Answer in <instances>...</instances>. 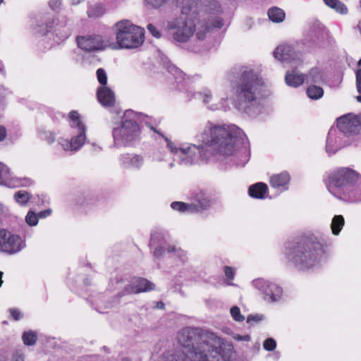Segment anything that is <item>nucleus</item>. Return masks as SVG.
<instances>
[{"mask_svg": "<svg viewBox=\"0 0 361 361\" xmlns=\"http://www.w3.org/2000/svg\"><path fill=\"white\" fill-rule=\"evenodd\" d=\"M43 135V139L49 144H51L55 141V135L52 132H44Z\"/></svg>", "mask_w": 361, "mask_h": 361, "instance_id": "obj_48", "label": "nucleus"}, {"mask_svg": "<svg viewBox=\"0 0 361 361\" xmlns=\"http://www.w3.org/2000/svg\"><path fill=\"white\" fill-rule=\"evenodd\" d=\"M314 32H315L314 37H316L317 40H318V41L323 40L328 35L326 30L322 25H318L317 30H315Z\"/></svg>", "mask_w": 361, "mask_h": 361, "instance_id": "obj_43", "label": "nucleus"}, {"mask_svg": "<svg viewBox=\"0 0 361 361\" xmlns=\"http://www.w3.org/2000/svg\"><path fill=\"white\" fill-rule=\"evenodd\" d=\"M201 145L176 147L168 139L167 146L178 155L180 164L189 166L206 162L212 154L229 159L232 164L244 166L249 159L245 148L240 149L247 140L245 134L235 125L214 126L210 123L198 135Z\"/></svg>", "mask_w": 361, "mask_h": 361, "instance_id": "obj_1", "label": "nucleus"}, {"mask_svg": "<svg viewBox=\"0 0 361 361\" xmlns=\"http://www.w3.org/2000/svg\"><path fill=\"white\" fill-rule=\"evenodd\" d=\"M105 13V8L102 4H93L88 6L87 13L89 18H99Z\"/></svg>", "mask_w": 361, "mask_h": 361, "instance_id": "obj_30", "label": "nucleus"}, {"mask_svg": "<svg viewBox=\"0 0 361 361\" xmlns=\"http://www.w3.org/2000/svg\"><path fill=\"white\" fill-rule=\"evenodd\" d=\"M338 129L346 136L357 134L361 128V116L348 114L337 119Z\"/></svg>", "mask_w": 361, "mask_h": 361, "instance_id": "obj_12", "label": "nucleus"}, {"mask_svg": "<svg viewBox=\"0 0 361 361\" xmlns=\"http://www.w3.org/2000/svg\"><path fill=\"white\" fill-rule=\"evenodd\" d=\"M263 346L268 351L274 350L276 347V343L274 339L269 338L264 341Z\"/></svg>", "mask_w": 361, "mask_h": 361, "instance_id": "obj_45", "label": "nucleus"}, {"mask_svg": "<svg viewBox=\"0 0 361 361\" xmlns=\"http://www.w3.org/2000/svg\"><path fill=\"white\" fill-rule=\"evenodd\" d=\"M267 190L268 187L265 183H257L249 187L248 193L252 197L263 199Z\"/></svg>", "mask_w": 361, "mask_h": 361, "instance_id": "obj_24", "label": "nucleus"}, {"mask_svg": "<svg viewBox=\"0 0 361 361\" xmlns=\"http://www.w3.org/2000/svg\"><path fill=\"white\" fill-rule=\"evenodd\" d=\"M285 80L288 86L297 87L305 82V75L297 68H293L286 72Z\"/></svg>", "mask_w": 361, "mask_h": 361, "instance_id": "obj_22", "label": "nucleus"}, {"mask_svg": "<svg viewBox=\"0 0 361 361\" xmlns=\"http://www.w3.org/2000/svg\"><path fill=\"white\" fill-rule=\"evenodd\" d=\"M264 85L263 78L258 71L250 67H242L231 83L236 108L251 114V109L258 103Z\"/></svg>", "mask_w": 361, "mask_h": 361, "instance_id": "obj_4", "label": "nucleus"}, {"mask_svg": "<svg viewBox=\"0 0 361 361\" xmlns=\"http://www.w3.org/2000/svg\"><path fill=\"white\" fill-rule=\"evenodd\" d=\"M345 135L338 129L331 128L326 138V151L329 154H334L347 145L343 139Z\"/></svg>", "mask_w": 361, "mask_h": 361, "instance_id": "obj_17", "label": "nucleus"}, {"mask_svg": "<svg viewBox=\"0 0 361 361\" xmlns=\"http://www.w3.org/2000/svg\"><path fill=\"white\" fill-rule=\"evenodd\" d=\"M9 312L12 317L16 321L19 320L22 317L21 312L18 309H10Z\"/></svg>", "mask_w": 361, "mask_h": 361, "instance_id": "obj_51", "label": "nucleus"}, {"mask_svg": "<svg viewBox=\"0 0 361 361\" xmlns=\"http://www.w3.org/2000/svg\"><path fill=\"white\" fill-rule=\"evenodd\" d=\"M12 179L9 169L3 163H0V185L11 188L13 186Z\"/></svg>", "mask_w": 361, "mask_h": 361, "instance_id": "obj_26", "label": "nucleus"}, {"mask_svg": "<svg viewBox=\"0 0 361 361\" xmlns=\"http://www.w3.org/2000/svg\"><path fill=\"white\" fill-rule=\"evenodd\" d=\"M133 283L135 285L137 293L153 290L155 287L154 283L145 279H135L133 280Z\"/></svg>", "mask_w": 361, "mask_h": 361, "instance_id": "obj_27", "label": "nucleus"}, {"mask_svg": "<svg viewBox=\"0 0 361 361\" xmlns=\"http://www.w3.org/2000/svg\"><path fill=\"white\" fill-rule=\"evenodd\" d=\"M186 94L189 101L192 100L193 98L200 99L205 104H209L212 99V92L208 89H204L203 91L198 92H192L191 91H188L186 92Z\"/></svg>", "mask_w": 361, "mask_h": 361, "instance_id": "obj_25", "label": "nucleus"}, {"mask_svg": "<svg viewBox=\"0 0 361 361\" xmlns=\"http://www.w3.org/2000/svg\"><path fill=\"white\" fill-rule=\"evenodd\" d=\"M137 117V113L132 110H128L124 113L121 123L112 130L115 147L128 146L139 137Z\"/></svg>", "mask_w": 361, "mask_h": 361, "instance_id": "obj_7", "label": "nucleus"}, {"mask_svg": "<svg viewBox=\"0 0 361 361\" xmlns=\"http://www.w3.org/2000/svg\"><path fill=\"white\" fill-rule=\"evenodd\" d=\"M92 147H94V150H97V149L100 150L101 149V148L99 146L96 145L94 143L92 144Z\"/></svg>", "mask_w": 361, "mask_h": 361, "instance_id": "obj_61", "label": "nucleus"}, {"mask_svg": "<svg viewBox=\"0 0 361 361\" xmlns=\"http://www.w3.org/2000/svg\"><path fill=\"white\" fill-rule=\"evenodd\" d=\"M233 338L236 341H249L250 340V336L249 335L240 336L236 334L233 336Z\"/></svg>", "mask_w": 361, "mask_h": 361, "instance_id": "obj_55", "label": "nucleus"}, {"mask_svg": "<svg viewBox=\"0 0 361 361\" xmlns=\"http://www.w3.org/2000/svg\"><path fill=\"white\" fill-rule=\"evenodd\" d=\"M360 175L358 172L348 167L338 168L331 171L329 176L328 190L336 197Z\"/></svg>", "mask_w": 361, "mask_h": 361, "instance_id": "obj_8", "label": "nucleus"}, {"mask_svg": "<svg viewBox=\"0 0 361 361\" xmlns=\"http://www.w3.org/2000/svg\"><path fill=\"white\" fill-rule=\"evenodd\" d=\"M68 22L69 20L66 16H60L53 23V25L47 23L44 32H48L53 28L56 36L60 40L63 41L68 38L71 34V27ZM39 31L44 32V30Z\"/></svg>", "mask_w": 361, "mask_h": 361, "instance_id": "obj_14", "label": "nucleus"}, {"mask_svg": "<svg viewBox=\"0 0 361 361\" xmlns=\"http://www.w3.org/2000/svg\"><path fill=\"white\" fill-rule=\"evenodd\" d=\"M97 77L102 86H106L107 83V75L103 68H99L97 71Z\"/></svg>", "mask_w": 361, "mask_h": 361, "instance_id": "obj_44", "label": "nucleus"}, {"mask_svg": "<svg viewBox=\"0 0 361 361\" xmlns=\"http://www.w3.org/2000/svg\"><path fill=\"white\" fill-rule=\"evenodd\" d=\"M230 312L233 319L236 322H243L245 319V317L240 313V310L237 306L232 307Z\"/></svg>", "mask_w": 361, "mask_h": 361, "instance_id": "obj_42", "label": "nucleus"}, {"mask_svg": "<svg viewBox=\"0 0 361 361\" xmlns=\"http://www.w3.org/2000/svg\"><path fill=\"white\" fill-rule=\"evenodd\" d=\"M252 285L264 294V299L267 302L278 301L282 295V289L280 286L263 279L254 280Z\"/></svg>", "mask_w": 361, "mask_h": 361, "instance_id": "obj_11", "label": "nucleus"}, {"mask_svg": "<svg viewBox=\"0 0 361 361\" xmlns=\"http://www.w3.org/2000/svg\"><path fill=\"white\" fill-rule=\"evenodd\" d=\"M97 95L99 103L105 107L113 106L116 99L114 92L106 86H101L98 88Z\"/></svg>", "mask_w": 361, "mask_h": 361, "instance_id": "obj_21", "label": "nucleus"}, {"mask_svg": "<svg viewBox=\"0 0 361 361\" xmlns=\"http://www.w3.org/2000/svg\"><path fill=\"white\" fill-rule=\"evenodd\" d=\"M31 197V195L25 190H19L13 195L14 200L21 206L26 205Z\"/></svg>", "mask_w": 361, "mask_h": 361, "instance_id": "obj_35", "label": "nucleus"}, {"mask_svg": "<svg viewBox=\"0 0 361 361\" xmlns=\"http://www.w3.org/2000/svg\"><path fill=\"white\" fill-rule=\"evenodd\" d=\"M307 94L312 99H319L324 94V90L322 87L316 85H310L307 89Z\"/></svg>", "mask_w": 361, "mask_h": 361, "instance_id": "obj_36", "label": "nucleus"}, {"mask_svg": "<svg viewBox=\"0 0 361 361\" xmlns=\"http://www.w3.org/2000/svg\"><path fill=\"white\" fill-rule=\"evenodd\" d=\"M6 129L4 126H0V141H3L6 138Z\"/></svg>", "mask_w": 361, "mask_h": 361, "instance_id": "obj_56", "label": "nucleus"}, {"mask_svg": "<svg viewBox=\"0 0 361 361\" xmlns=\"http://www.w3.org/2000/svg\"><path fill=\"white\" fill-rule=\"evenodd\" d=\"M267 13L269 19L274 23H281L285 19L284 11L277 7L269 8Z\"/></svg>", "mask_w": 361, "mask_h": 361, "instance_id": "obj_32", "label": "nucleus"}, {"mask_svg": "<svg viewBox=\"0 0 361 361\" xmlns=\"http://www.w3.org/2000/svg\"><path fill=\"white\" fill-rule=\"evenodd\" d=\"M49 4L52 10H57L61 4V0H49Z\"/></svg>", "mask_w": 361, "mask_h": 361, "instance_id": "obj_52", "label": "nucleus"}, {"mask_svg": "<svg viewBox=\"0 0 361 361\" xmlns=\"http://www.w3.org/2000/svg\"><path fill=\"white\" fill-rule=\"evenodd\" d=\"M207 19L200 20L194 10L195 2L186 0L181 13L166 22L165 30L171 41L175 44L185 43L196 34L199 40H203L207 32L212 28H221L224 20L218 15L222 12L221 6L216 0L204 1Z\"/></svg>", "mask_w": 361, "mask_h": 361, "instance_id": "obj_2", "label": "nucleus"}, {"mask_svg": "<svg viewBox=\"0 0 361 361\" xmlns=\"http://www.w3.org/2000/svg\"><path fill=\"white\" fill-rule=\"evenodd\" d=\"M149 246L151 249H154V255L157 257H161L166 250L169 253L173 252L180 257L185 255V252L180 247L168 245L165 235L161 232H154L152 234Z\"/></svg>", "mask_w": 361, "mask_h": 361, "instance_id": "obj_9", "label": "nucleus"}, {"mask_svg": "<svg viewBox=\"0 0 361 361\" xmlns=\"http://www.w3.org/2000/svg\"><path fill=\"white\" fill-rule=\"evenodd\" d=\"M356 83L357 91L360 93V95L357 96L356 99L357 102L361 103V68L356 73Z\"/></svg>", "mask_w": 361, "mask_h": 361, "instance_id": "obj_46", "label": "nucleus"}, {"mask_svg": "<svg viewBox=\"0 0 361 361\" xmlns=\"http://www.w3.org/2000/svg\"><path fill=\"white\" fill-rule=\"evenodd\" d=\"M273 54L276 59L283 63H298L300 62V54L296 52L290 44H284L278 46Z\"/></svg>", "mask_w": 361, "mask_h": 361, "instance_id": "obj_16", "label": "nucleus"}, {"mask_svg": "<svg viewBox=\"0 0 361 361\" xmlns=\"http://www.w3.org/2000/svg\"><path fill=\"white\" fill-rule=\"evenodd\" d=\"M135 289V285L132 281L130 284L127 285L123 290L118 294V297H122L130 294H137V291Z\"/></svg>", "mask_w": 361, "mask_h": 361, "instance_id": "obj_41", "label": "nucleus"}, {"mask_svg": "<svg viewBox=\"0 0 361 361\" xmlns=\"http://www.w3.org/2000/svg\"><path fill=\"white\" fill-rule=\"evenodd\" d=\"M193 202H191L195 207L194 213L200 212L208 209L213 204V200L209 194L204 190H198L192 194Z\"/></svg>", "mask_w": 361, "mask_h": 361, "instance_id": "obj_18", "label": "nucleus"}, {"mask_svg": "<svg viewBox=\"0 0 361 361\" xmlns=\"http://www.w3.org/2000/svg\"><path fill=\"white\" fill-rule=\"evenodd\" d=\"M51 212H52V211L51 209H47L46 210L39 212L37 214V216L39 218L43 219V218H46V217L49 216L51 214Z\"/></svg>", "mask_w": 361, "mask_h": 361, "instance_id": "obj_53", "label": "nucleus"}, {"mask_svg": "<svg viewBox=\"0 0 361 361\" xmlns=\"http://www.w3.org/2000/svg\"><path fill=\"white\" fill-rule=\"evenodd\" d=\"M82 0H71V3L73 5L78 4Z\"/></svg>", "mask_w": 361, "mask_h": 361, "instance_id": "obj_60", "label": "nucleus"}, {"mask_svg": "<svg viewBox=\"0 0 361 361\" xmlns=\"http://www.w3.org/2000/svg\"><path fill=\"white\" fill-rule=\"evenodd\" d=\"M77 43L79 48L87 52L102 50L108 46V43L100 35L78 37Z\"/></svg>", "mask_w": 361, "mask_h": 361, "instance_id": "obj_13", "label": "nucleus"}, {"mask_svg": "<svg viewBox=\"0 0 361 361\" xmlns=\"http://www.w3.org/2000/svg\"><path fill=\"white\" fill-rule=\"evenodd\" d=\"M13 361H24L23 355L17 353L13 357Z\"/></svg>", "mask_w": 361, "mask_h": 361, "instance_id": "obj_57", "label": "nucleus"}, {"mask_svg": "<svg viewBox=\"0 0 361 361\" xmlns=\"http://www.w3.org/2000/svg\"><path fill=\"white\" fill-rule=\"evenodd\" d=\"M71 120L70 126L73 129L77 130V132H85L86 128L80 118L79 114L75 111H71L69 113Z\"/></svg>", "mask_w": 361, "mask_h": 361, "instance_id": "obj_28", "label": "nucleus"}, {"mask_svg": "<svg viewBox=\"0 0 361 361\" xmlns=\"http://www.w3.org/2000/svg\"><path fill=\"white\" fill-rule=\"evenodd\" d=\"M324 1L328 6L339 13L345 14L348 12L347 7L339 0H324Z\"/></svg>", "mask_w": 361, "mask_h": 361, "instance_id": "obj_34", "label": "nucleus"}, {"mask_svg": "<svg viewBox=\"0 0 361 361\" xmlns=\"http://www.w3.org/2000/svg\"><path fill=\"white\" fill-rule=\"evenodd\" d=\"M166 0H145V1L153 7L158 8L163 5Z\"/></svg>", "mask_w": 361, "mask_h": 361, "instance_id": "obj_49", "label": "nucleus"}, {"mask_svg": "<svg viewBox=\"0 0 361 361\" xmlns=\"http://www.w3.org/2000/svg\"><path fill=\"white\" fill-rule=\"evenodd\" d=\"M122 361H130V360H129V359H128V358H123V359L122 360Z\"/></svg>", "mask_w": 361, "mask_h": 361, "instance_id": "obj_64", "label": "nucleus"}, {"mask_svg": "<svg viewBox=\"0 0 361 361\" xmlns=\"http://www.w3.org/2000/svg\"><path fill=\"white\" fill-rule=\"evenodd\" d=\"M6 90L4 87H0V102L6 96Z\"/></svg>", "mask_w": 361, "mask_h": 361, "instance_id": "obj_58", "label": "nucleus"}, {"mask_svg": "<svg viewBox=\"0 0 361 361\" xmlns=\"http://www.w3.org/2000/svg\"><path fill=\"white\" fill-rule=\"evenodd\" d=\"M86 140L85 132H77V135L72 137L71 140L61 139L59 144L66 151H77L81 148Z\"/></svg>", "mask_w": 361, "mask_h": 361, "instance_id": "obj_20", "label": "nucleus"}, {"mask_svg": "<svg viewBox=\"0 0 361 361\" xmlns=\"http://www.w3.org/2000/svg\"><path fill=\"white\" fill-rule=\"evenodd\" d=\"M262 317L259 315H250L247 319V322L251 324L252 322H259L262 320Z\"/></svg>", "mask_w": 361, "mask_h": 361, "instance_id": "obj_54", "label": "nucleus"}, {"mask_svg": "<svg viewBox=\"0 0 361 361\" xmlns=\"http://www.w3.org/2000/svg\"><path fill=\"white\" fill-rule=\"evenodd\" d=\"M149 32L156 38H160L161 34L160 31L152 24L149 23L147 26Z\"/></svg>", "mask_w": 361, "mask_h": 361, "instance_id": "obj_47", "label": "nucleus"}, {"mask_svg": "<svg viewBox=\"0 0 361 361\" xmlns=\"http://www.w3.org/2000/svg\"><path fill=\"white\" fill-rule=\"evenodd\" d=\"M224 273L228 279H233L234 278L235 272L232 267L226 266L224 267Z\"/></svg>", "mask_w": 361, "mask_h": 361, "instance_id": "obj_50", "label": "nucleus"}, {"mask_svg": "<svg viewBox=\"0 0 361 361\" xmlns=\"http://www.w3.org/2000/svg\"><path fill=\"white\" fill-rule=\"evenodd\" d=\"M173 210L178 211L180 213H194L193 209L195 207L191 203H185L183 202H173L171 204Z\"/></svg>", "mask_w": 361, "mask_h": 361, "instance_id": "obj_31", "label": "nucleus"}, {"mask_svg": "<svg viewBox=\"0 0 361 361\" xmlns=\"http://www.w3.org/2000/svg\"><path fill=\"white\" fill-rule=\"evenodd\" d=\"M163 306H164V304L162 302H159L158 305H157V307H159V308L163 307Z\"/></svg>", "mask_w": 361, "mask_h": 361, "instance_id": "obj_63", "label": "nucleus"}, {"mask_svg": "<svg viewBox=\"0 0 361 361\" xmlns=\"http://www.w3.org/2000/svg\"><path fill=\"white\" fill-rule=\"evenodd\" d=\"M25 245L22 239L5 228H0V251L9 255L20 252Z\"/></svg>", "mask_w": 361, "mask_h": 361, "instance_id": "obj_10", "label": "nucleus"}, {"mask_svg": "<svg viewBox=\"0 0 361 361\" xmlns=\"http://www.w3.org/2000/svg\"><path fill=\"white\" fill-rule=\"evenodd\" d=\"M38 216L37 214L30 210L27 212L25 216L26 223L30 226H37L38 224Z\"/></svg>", "mask_w": 361, "mask_h": 361, "instance_id": "obj_40", "label": "nucleus"}, {"mask_svg": "<svg viewBox=\"0 0 361 361\" xmlns=\"http://www.w3.org/2000/svg\"><path fill=\"white\" fill-rule=\"evenodd\" d=\"M344 218L342 215L334 216L331 224L332 233L335 235H338L344 226Z\"/></svg>", "mask_w": 361, "mask_h": 361, "instance_id": "obj_33", "label": "nucleus"}, {"mask_svg": "<svg viewBox=\"0 0 361 361\" xmlns=\"http://www.w3.org/2000/svg\"><path fill=\"white\" fill-rule=\"evenodd\" d=\"M0 73H4V66L1 61H0Z\"/></svg>", "mask_w": 361, "mask_h": 361, "instance_id": "obj_59", "label": "nucleus"}, {"mask_svg": "<svg viewBox=\"0 0 361 361\" xmlns=\"http://www.w3.org/2000/svg\"><path fill=\"white\" fill-rule=\"evenodd\" d=\"M113 29L116 35V43L111 44L113 49H135L144 42V30L128 20L117 22Z\"/></svg>", "mask_w": 361, "mask_h": 361, "instance_id": "obj_6", "label": "nucleus"}, {"mask_svg": "<svg viewBox=\"0 0 361 361\" xmlns=\"http://www.w3.org/2000/svg\"><path fill=\"white\" fill-rule=\"evenodd\" d=\"M323 80V75L317 68H312L308 74L305 75V81L307 83H317Z\"/></svg>", "mask_w": 361, "mask_h": 361, "instance_id": "obj_29", "label": "nucleus"}, {"mask_svg": "<svg viewBox=\"0 0 361 361\" xmlns=\"http://www.w3.org/2000/svg\"><path fill=\"white\" fill-rule=\"evenodd\" d=\"M173 70H174L173 75L175 76V78H176L178 85L179 84H181L182 82L183 83V85L189 84V82H190L189 78H186L185 74L179 69L173 68Z\"/></svg>", "mask_w": 361, "mask_h": 361, "instance_id": "obj_39", "label": "nucleus"}, {"mask_svg": "<svg viewBox=\"0 0 361 361\" xmlns=\"http://www.w3.org/2000/svg\"><path fill=\"white\" fill-rule=\"evenodd\" d=\"M22 338L25 345H34L37 341V334L31 330L25 331Z\"/></svg>", "mask_w": 361, "mask_h": 361, "instance_id": "obj_37", "label": "nucleus"}, {"mask_svg": "<svg viewBox=\"0 0 361 361\" xmlns=\"http://www.w3.org/2000/svg\"><path fill=\"white\" fill-rule=\"evenodd\" d=\"M289 181L290 176L287 172H282L270 178L271 185L277 189L284 188L286 190Z\"/></svg>", "mask_w": 361, "mask_h": 361, "instance_id": "obj_23", "label": "nucleus"}, {"mask_svg": "<svg viewBox=\"0 0 361 361\" xmlns=\"http://www.w3.org/2000/svg\"><path fill=\"white\" fill-rule=\"evenodd\" d=\"M336 198L349 202L357 203L361 202V175L350 183Z\"/></svg>", "mask_w": 361, "mask_h": 361, "instance_id": "obj_15", "label": "nucleus"}, {"mask_svg": "<svg viewBox=\"0 0 361 361\" xmlns=\"http://www.w3.org/2000/svg\"><path fill=\"white\" fill-rule=\"evenodd\" d=\"M12 183L13 186L11 188L16 187H27L32 184V180L28 178H16L13 177Z\"/></svg>", "mask_w": 361, "mask_h": 361, "instance_id": "obj_38", "label": "nucleus"}, {"mask_svg": "<svg viewBox=\"0 0 361 361\" xmlns=\"http://www.w3.org/2000/svg\"><path fill=\"white\" fill-rule=\"evenodd\" d=\"M119 164L126 169L140 170L144 164V158L136 154H122L118 157Z\"/></svg>", "mask_w": 361, "mask_h": 361, "instance_id": "obj_19", "label": "nucleus"}, {"mask_svg": "<svg viewBox=\"0 0 361 361\" xmlns=\"http://www.w3.org/2000/svg\"><path fill=\"white\" fill-rule=\"evenodd\" d=\"M178 341L180 345L188 349L187 354L178 353L173 355L182 354L190 360L231 361L230 353L223 349L221 339L213 333L200 335L197 329L185 328L179 332Z\"/></svg>", "mask_w": 361, "mask_h": 361, "instance_id": "obj_3", "label": "nucleus"}, {"mask_svg": "<svg viewBox=\"0 0 361 361\" xmlns=\"http://www.w3.org/2000/svg\"><path fill=\"white\" fill-rule=\"evenodd\" d=\"M323 253L322 244L315 238H304L288 246L286 255L288 260L300 270L309 269L315 266Z\"/></svg>", "mask_w": 361, "mask_h": 361, "instance_id": "obj_5", "label": "nucleus"}, {"mask_svg": "<svg viewBox=\"0 0 361 361\" xmlns=\"http://www.w3.org/2000/svg\"><path fill=\"white\" fill-rule=\"evenodd\" d=\"M2 274L3 273L1 271H0V287L1 286L2 283H3V281H2Z\"/></svg>", "mask_w": 361, "mask_h": 361, "instance_id": "obj_62", "label": "nucleus"}]
</instances>
